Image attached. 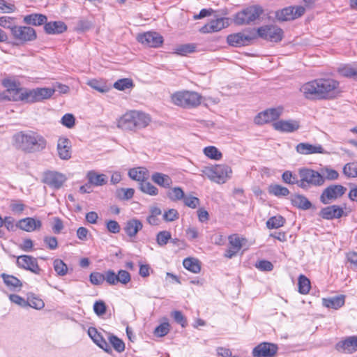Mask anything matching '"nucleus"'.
<instances>
[{"label": "nucleus", "instance_id": "nucleus-52", "mask_svg": "<svg viewBox=\"0 0 357 357\" xmlns=\"http://www.w3.org/2000/svg\"><path fill=\"white\" fill-rule=\"evenodd\" d=\"M140 190L149 195L155 196L158 193V190L150 182H142L140 183Z\"/></svg>", "mask_w": 357, "mask_h": 357}, {"label": "nucleus", "instance_id": "nucleus-26", "mask_svg": "<svg viewBox=\"0 0 357 357\" xmlns=\"http://www.w3.org/2000/svg\"><path fill=\"white\" fill-rule=\"evenodd\" d=\"M142 227L143 224L139 220L132 218L125 223L123 229L127 236L132 239L136 237L137 233L142 230Z\"/></svg>", "mask_w": 357, "mask_h": 357}, {"label": "nucleus", "instance_id": "nucleus-58", "mask_svg": "<svg viewBox=\"0 0 357 357\" xmlns=\"http://www.w3.org/2000/svg\"><path fill=\"white\" fill-rule=\"evenodd\" d=\"M169 331V324L168 323H162L157 326L154 331L155 335L158 337H163Z\"/></svg>", "mask_w": 357, "mask_h": 357}, {"label": "nucleus", "instance_id": "nucleus-40", "mask_svg": "<svg viewBox=\"0 0 357 357\" xmlns=\"http://www.w3.org/2000/svg\"><path fill=\"white\" fill-rule=\"evenodd\" d=\"M197 45L194 43H188L178 45L174 49V53L181 56H185L195 52Z\"/></svg>", "mask_w": 357, "mask_h": 357}, {"label": "nucleus", "instance_id": "nucleus-2", "mask_svg": "<svg viewBox=\"0 0 357 357\" xmlns=\"http://www.w3.org/2000/svg\"><path fill=\"white\" fill-rule=\"evenodd\" d=\"M15 145L27 153L43 151L47 146L43 136L33 131L19 132L13 136Z\"/></svg>", "mask_w": 357, "mask_h": 357}, {"label": "nucleus", "instance_id": "nucleus-27", "mask_svg": "<svg viewBox=\"0 0 357 357\" xmlns=\"http://www.w3.org/2000/svg\"><path fill=\"white\" fill-rule=\"evenodd\" d=\"M57 151L59 156L62 160H68L71 157V142L64 137L59 139L57 142Z\"/></svg>", "mask_w": 357, "mask_h": 357}, {"label": "nucleus", "instance_id": "nucleus-10", "mask_svg": "<svg viewBox=\"0 0 357 357\" xmlns=\"http://www.w3.org/2000/svg\"><path fill=\"white\" fill-rule=\"evenodd\" d=\"M346 191L347 188L342 185H331L323 190L320 195V202L324 204H328L340 198Z\"/></svg>", "mask_w": 357, "mask_h": 357}, {"label": "nucleus", "instance_id": "nucleus-37", "mask_svg": "<svg viewBox=\"0 0 357 357\" xmlns=\"http://www.w3.org/2000/svg\"><path fill=\"white\" fill-rule=\"evenodd\" d=\"M5 284L10 289L15 290L16 289H20L22 286L21 281L16 277L6 273L1 275Z\"/></svg>", "mask_w": 357, "mask_h": 357}, {"label": "nucleus", "instance_id": "nucleus-48", "mask_svg": "<svg viewBox=\"0 0 357 357\" xmlns=\"http://www.w3.org/2000/svg\"><path fill=\"white\" fill-rule=\"evenodd\" d=\"M15 19L9 16H3L0 17V26H2L5 29H8L10 30L11 33H13V30L14 27H16L15 24Z\"/></svg>", "mask_w": 357, "mask_h": 357}, {"label": "nucleus", "instance_id": "nucleus-9", "mask_svg": "<svg viewBox=\"0 0 357 357\" xmlns=\"http://www.w3.org/2000/svg\"><path fill=\"white\" fill-rule=\"evenodd\" d=\"M257 37L259 36L264 40L278 43L283 38V31L275 25H265L257 29Z\"/></svg>", "mask_w": 357, "mask_h": 357}, {"label": "nucleus", "instance_id": "nucleus-11", "mask_svg": "<svg viewBox=\"0 0 357 357\" xmlns=\"http://www.w3.org/2000/svg\"><path fill=\"white\" fill-rule=\"evenodd\" d=\"M11 34L14 39L22 43L33 41L37 38L35 29L26 26H16Z\"/></svg>", "mask_w": 357, "mask_h": 357}, {"label": "nucleus", "instance_id": "nucleus-22", "mask_svg": "<svg viewBox=\"0 0 357 357\" xmlns=\"http://www.w3.org/2000/svg\"><path fill=\"white\" fill-rule=\"evenodd\" d=\"M275 130L282 132H293L300 128L299 121L296 120H280L273 123Z\"/></svg>", "mask_w": 357, "mask_h": 357}, {"label": "nucleus", "instance_id": "nucleus-23", "mask_svg": "<svg viewBox=\"0 0 357 357\" xmlns=\"http://www.w3.org/2000/svg\"><path fill=\"white\" fill-rule=\"evenodd\" d=\"M296 151L299 154L310 155L314 153L324 154L326 151L321 144H311L307 142H301L296 145Z\"/></svg>", "mask_w": 357, "mask_h": 357}, {"label": "nucleus", "instance_id": "nucleus-56", "mask_svg": "<svg viewBox=\"0 0 357 357\" xmlns=\"http://www.w3.org/2000/svg\"><path fill=\"white\" fill-rule=\"evenodd\" d=\"M171 238L172 235L170 232L165 230L158 232L156 236V241L160 246L165 245Z\"/></svg>", "mask_w": 357, "mask_h": 357}, {"label": "nucleus", "instance_id": "nucleus-14", "mask_svg": "<svg viewBox=\"0 0 357 357\" xmlns=\"http://www.w3.org/2000/svg\"><path fill=\"white\" fill-rule=\"evenodd\" d=\"M283 107L270 108L259 113L255 118V123L262 125L273 121H276L282 115Z\"/></svg>", "mask_w": 357, "mask_h": 357}, {"label": "nucleus", "instance_id": "nucleus-42", "mask_svg": "<svg viewBox=\"0 0 357 357\" xmlns=\"http://www.w3.org/2000/svg\"><path fill=\"white\" fill-rule=\"evenodd\" d=\"M285 223V219L281 216H273L270 218L266 222V226L268 229H278L281 227Z\"/></svg>", "mask_w": 357, "mask_h": 357}, {"label": "nucleus", "instance_id": "nucleus-24", "mask_svg": "<svg viewBox=\"0 0 357 357\" xmlns=\"http://www.w3.org/2000/svg\"><path fill=\"white\" fill-rule=\"evenodd\" d=\"M335 349L341 352L352 354L357 351V336H350L340 341L335 345Z\"/></svg>", "mask_w": 357, "mask_h": 357}, {"label": "nucleus", "instance_id": "nucleus-45", "mask_svg": "<svg viewBox=\"0 0 357 357\" xmlns=\"http://www.w3.org/2000/svg\"><path fill=\"white\" fill-rule=\"evenodd\" d=\"M90 282L94 285H100L104 281L107 282V271L104 273L93 272L89 276Z\"/></svg>", "mask_w": 357, "mask_h": 357}, {"label": "nucleus", "instance_id": "nucleus-33", "mask_svg": "<svg viewBox=\"0 0 357 357\" xmlns=\"http://www.w3.org/2000/svg\"><path fill=\"white\" fill-rule=\"evenodd\" d=\"M151 179L155 183L165 188H169L172 184V180L170 176L159 172L153 174Z\"/></svg>", "mask_w": 357, "mask_h": 357}, {"label": "nucleus", "instance_id": "nucleus-36", "mask_svg": "<svg viewBox=\"0 0 357 357\" xmlns=\"http://www.w3.org/2000/svg\"><path fill=\"white\" fill-rule=\"evenodd\" d=\"M291 201L294 206L303 210L309 209L312 206L311 202L305 196L301 195H293Z\"/></svg>", "mask_w": 357, "mask_h": 357}, {"label": "nucleus", "instance_id": "nucleus-59", "mask_svg": "<svg viewBox=\"0 0 357 357\" xmlns=\"http://www.w3.org/2000/svg\"><path fill=\"white\" fill-rule=\"evenodd\" d=\"M61 123L64 126L71 128L75 126V119L72 114H66L63 116L61 120Z\"/></svg>", "mask_w": 357, "mask_h": 357}, {"label": "nucleus", "instance_id": "nucleus-30", "mask_svg": "<svg viewBox=\"0 0 357 357\" xmlns=\"http://www.w3.org/2000/svg\"><path fill=\"white\" fill-rule=\"evenodd\" d=\"M44 29L47 34H59L67 29V26L61 21L50 22L45 23Z\"/></svg>", "mask_w": 357, "mask_h": 357}, {"label": "nucleus", "instance_id": "nucleus-43", "mask_svg": "<svg viewBox=\"0 0 357 357\" xmlns=\"http://www.w3.org/2000/svg\"><path fill=\"white\" fill-rule=\"evenodd\" d=\"M298 291L302 294H306L310 289V281L303 275L298 278Z\"/></svg>", "mask_w": 357, "mask_h": 357}, {"label": "nucleus", "instance_id": "nucleus-55", "mask_svg": "<svg viewBox=\"0 0 357 357\" xmlns=\"http://www.w3.org/2000/svg\"><path fill=\"white\" fill-rule=\"evenodd\" d=\"M282 178L287 184H296L299 187V178L290 171H285L282 175Z\"/></svg>", "mask_w": 357, "mask_h": 357}, {"label": "nucleus", "instance_id": "nucleus-4", "mask_svg": "<svg viewBox=\"0 0 357 357\" xmlns=\"http://www.w3.org/2000/svg\"><path fill=\"white\" fill-rule=\"evenodd\" d=\"M298 176L299 187L303 190L322 186L325 183V178L323 177V175L319 172L310 168H300Z\"/></svg>", "mask_w": 357, "mask_h": 357}, {"label": "nucleus", "instance_id": "nucleus-5", "mask_svg": "<svg viewBox=\"0 0 357 357\" xmlns=\"http://www.w3.org/2000/svg\"><path fill=\"white\" fill-rule=\"evenodd\" d=\"M172 102L178 106L190 108L198 106L201 103L202 96L193 91H178L172 95Z\"/></svg>", "mask_w": 357, "mask_h": 357}, {"label": "nucleus", "instance_id": "nucleus-60", "mask_svg": "<svg viewBox=\"0 0 357 357\" xmlns=\"http://www.w3.org/2000/svg\"><path fill=\"white\" fill-rule=\"evenodd\" d=\"M87 84L99 92L105 93L107 91V87L96 79L89 80Z\"/></svg>", "mask_w": 357, "mask_h": 357}, {"label": "nucleus", "instance_id": "nucleus-53", "mask_svg": "<svg viewBox=\"0 0 357 357\" xmlns=\"http://www.w3.org/2000/svg\"><path fill=\"white\" fill-rule=\"evenodd\" d=\"M132 86L133 82L132 79L128 78L119 79L114 84V87L120 91H123Z\"/></svg>", "mask_w": 357, "mask_h": 357}, {"label": "nucleus", "instance_id": "nucleus-34", "mask_svg": "<svg viewBox=\"0 0 357 357\" xmlns=\"http://www.w3.org/2000/svg\"><path fill=\"white\" fill-rule=\"evenodd\" d=\"M87 178L89 183L96 186L103 185L107 181V177L105 174H98L94 171H90L88 172Z\"/></svg>", "mask_w": 357, "mask_h": 357}, {"label": "nucleus", "instance_id": "nucleus-25", "mask_svg": "<svg viewBox=\"0 0 357 357\" xmlns=\"http://www.w3.org/2000/svg\"><path fill=\"white\" fill-rule=\"evenodd\" d=\"M16 227L25 231L31 232L40 229L42 227V222L40 220L33 218H25L19 220L16 224Z\"/></svg>", "mask_w": 357, "mask_h": 357}, {"label": "nucleus", "instance_id": "nucleus-21", "mask_svg": "<svg viewBox=\"0 0 357 357\" xmlns=\"http://www.w3.org/2000/svg\"><path fill=\"white\" fill-rule=\"evenodd\" d=\"M228 26L227 20L224 17L216 18L210 20L207 24L203 26L199 31L203 33H210L218 32Z\"/></svg>", "mask_w": 357, "mask_h": 357}, {"label": "nucleus", "instance_id": "nucleus-57", "mask_svg": "<svg viewBox=\"0 0 357 357\" xmlns=\"http://www.w3.org/2000/svg\"><path fill=\"white\" fill-rule=\"evenodd\" d=\"M27 302V306H30L33 308L40 310L44 307L45 303L43 301L37 297L29 298Z\"/></svg>", "mask_w": 357, "mask_h": 357}, {"label": "nucleus", "instance_id": "nucleus-47", "mask_svg": "<svg viewBox=\"0 0 357 357\" xmlns=\"http://www.w3.org/2000/svg\"><path fill=\"white\" fill-rule=\"evenodd\" d=\"M319 172L323 175V177L325 178V181H334L337 180L339 177V173L336 170L328 167L321 168Z\"/></svg>", "mask_w": 357, "mask_h": 357}, {"label": "nucleus", "instance_id": "nucleus-6", "mask_svg": "<svg viewBox=\"0 0 357 357\" xmlns=\"http://www.w3.org/2000/svg\"><path fill=\"white\" fill-rule=\"evenodd\" d=\"M263 13L264 10L261 6H250L237 13L234 20L238 25L249 24L258 19Z\"/></svg>", "mask_w": 357, "mask_h": 357}, {"label": "nucleus", "instance_id": "nucleus-28", "mask_svg": "<svg viewBox=\"0 0 357 357\" xmlns=\"http://www.w3.org/2000/svg\"><path fill=\"white\" fill-rule=\"evenodd\" d=\"M88 334L99 347L107 352H109L111 351L109 344L102 337L100 333L98 332L96 328L90 327L88 330Z\"/></svg>", "mask_w": 357, "mask_h": 357}, {"label": "nucleus", "instance_id": "nucleus-32", "mask_svg": "<svg viewBox=\"0 0 357 357\" xmlns=\"http://www.w3.org/2000/svg\"><path fill=\"white\" fill-rule=\"evenodd\" d=\"M128 176L132 180L142 183L149 178V172L144 167L132 168L129 170Z\"/></svg>", "mask_w": 357, "mask_h": 357}, {"label": "nucleus", "instance_id": "nucleus-64", "mask_svg": "<svg viewBox=\"0 0 357 357\" xmlns=\"http://www.w3.org/2000/svg\"><path fill=\"white\" fill-rule=\"evenodd\" d=\"M229 245L234 250H240L242 248V239L237 235H231L229 237Z\"/></svg>", "mask_w": 357, "mask_h": 357}, {"label": "nucleus", "instance_id": "nucleus-13", "mask_svg": "<svg viewBox=\"0 0 357 357\" xmlns=\"http://www.w3.org/2000/svg\"><path fill=\"white\" fill-rule=\"evenodd\" d=\"M67 177L63 174L55 171H47L44 173L43 182L54 189L61 188L66 181Z\"/></svg>", "mask_w": 357, "mask_h": 357}, {"label": "nucleus", "instance_id": "nucleus-44", "mask_svg": "<svg viewBox=\"0 0 357 357\" xmlns=\"http://www.w3.org/2000/svg\"><path fill=\"white\" fill-rule=\"evenodd\" d=\"M204 153L206 156L213 160H220L222 158V153L213 146H209L204 149Z\"/></svg>", "mask_w": 357, "mask_h": 357}, {"label": "nucleus", "instance_id": "nucleus-50", "mask_svg": "<svg viewBox=\"0 0 357 357\" xmlns=\"http://www.w3.org/2000/svg\"><path fill=\"white\" fill-rule=\"evenodd\" d=\"M54 271L60 276H64L68 273L67 265L63 262V260L56 259L53 263Z\"/></svg>", "mask_w": 357, "mask_h": 357}, {"label": "nucleus", "instance_id": "nucleus-3", "mask_svg": "<svg viewBox=\"0 0 357 357\" xmlns=\"http://www.w3.org/2000/svg\"><path fill=\"white\" fill-rule=\"evenodd\" d=\"M150 121L149 116L145 113L131 111L119 119L117 127L125 131H135L146 128Z\"/></svg>", "mask_w": 357, "mask_h": 357}, {"label": "nucleus", "instance_id": "nucleus-16", "mask_svg": "<svg viewBox=\"0 0 357 357\" xmlns=\"http://www.w3.org/2000/svg\"><path fill=\"white\" fill-rule=\"evenodd\" d=\"M278 347L276 344L269 342H262L256 346L252 350L253 357H275Z\"/></svg>", "mask_w": 357, "mask_h": 357}, {"label": "nucleus", "instance_id": "nucleus-12", "mask_svg": "<svg viewBox=\"0 0 357 357\" xmlns=\"http://www.w3.org/2000/svg\"><path fill=\"white\" fill-rule=\"evenodd\" d=\"M305 8L301 6L296 7L289 6L275 13V17L279 21L292 20L302 16L305 13Z\"/></svg>", "mask_w": 357, "mask_h": 357}, {"label": "nucleus", "instance_id": "nucleus-35", "mask_svg": "<svg viewBox=\"0 0 357 357\" xmlns=\"http://www.w3.org/2000/svg\"><path fill=\"white\" fill-rule=\"evenodd\" d=\"M322 303L323 305L326 307L337 310L344 304V296H337L329 298H323Z\"/></svg>", "mask_w": 357, "mask_h": 357}, {"label": "nucleus", "instance_id": "nucleus-62", "mask_svg": "<svg viewBox=\"0 0 357 357\" xmlns=\"http://www.w3.org/2000/svg\"><path fill=\"white\" fill-rule=\"evenodd\" d=\"M135 193V190L132 188H121L118 191V197L121 199H131Z\"/></svg>", "mask_w": 357, "mask_h": 357}, {"label": "nucleus", "instance_id": "nucleus-17", "mask_svg": "<svg viewBox=\"0 0 357 357\" xmlns=\"http://www.w3.org/2000/svg\"><path fill=\"white\" fill-rule=\"evenodd\" d=\"M142 44L150 47H158L163 43V37L157 32L149 31L137 36Z\"/></svg>", "mask_w": 357, "mask_h": 357}, {"label": "nucleus", "instance_id": "nucleus-63", "mask_svg": "<svg viewBox=\"0 0 357 357\" xmlns=\"http://www.w3.org/2000/svg\"><path fill=\"white\" fill-rule=\"evenodd\" d=\"M106 305L102 301H96L93 305V310L94 312L98 316H102L106 312Z\"/></svg>", "mask_w": 357, "mask_h": 357}, {"label": "nucleus", "instance_id": "nucleus-15", "mask_svg": "<svg viewBox=\"0 0 357 357\" xmlns=\"http://www.w3.org/2000/svg\"><path fill=\"white\" fill-rule=\"evenodd\" d=\"M2 84L6 90L0 91V101H13V98L17 96L21 88L14 80L5 79Z\"/></svg>", "mask_w": 357, "mask_h": 357}, {"label": "nucleus", "instance_id": "nucleus-31", "mask_svg": "<svg viewBox=\"0 0 357 357\" xmlns=\"http://www.w3.org/2000/svg\"><path fill=\"white\" fill-rule=\"evenodd\" d=\"M47 18L46 15L39 13H33L24 17L23 21L25 24L32 26H40L45 24Z\"/></svg>", "mask_w": 357, "mask_h": 357}, {"label": "nucleus", "instance_id": "nucleus-46", "mask_svg": "<svg viewBox=\"0 0 357 357\" xmlns=\"http://www.w3.org/2000/svg\"><path fill=\"white\" fill-rule=\"evenodd\" d=\"M356 67L350 65H344L338 68L337 72L343 77L353 78L354 79Z\"/></svg>", "mask_w": 357, "mask_h": 357}, {"label": "nucleus", "instance_id": "nucleus-54", "mask_svg": "<svg viewBox=\"0 0 357 357\" xmlns=\"http://www.w3.org/2000/svg\"><path fill=\"white\" fill-rule=\"evenodd\" d=\"M343 173L347 177H357V163L351 162L346 164L343 167Z\"/></svg>", "mask_w": 357, "mask_h": 357}, {"label": "nucleus", "instance_id": "nucleus-8", "mask_svg": "<svg viewBox=\"0 0 357 357\" xmlns=\"http://www.w3.org/2000/svg\"><path fill=\"white\" fill-rule=\"evenodd\" d=\"M256 38L257 34L254 30H246L229 35L227 38V41L229 45L241 47L250 45Z\"/></svg>", "mask_w": 357, "mask_h": 357}, {"label": "nucleus", "instance_id": "nucleus-19", "mask_svg": "<svg viewBox=\"0 0 357 357\" xmlns=\"http://www.w3.org/2000/svg\"><path fill=\"white\" fill-rule=\"evenodd\" d=\"M17 264L22 268L29 270L35 274H40V268L37 259L32 256L22 255L17 257Z\"/></svg>", "mask_w": 357, "mask_h": 357}, {"label": "nucleus", "instance_id": "nucleus-51", "mask_svg": "<svg viewBox=\"0 0 357 357\" xmlns=\"http://www.w3.org/2000/svg\"><path fill=\"white\" fill-rule=\"evenodd\" d=\"M110 344L112 345L114 349L119 353H121L125 350L124 342L119 339L118 337L111 335L109 337Z\"/></svg>", "mask_w": 357, "mask_h": 357}, {"label": "nucleus", "instance_id": "nucleus-29", "mask_svg": "<svg viewBox=\"0 0 357 357\" xmlns=\"http://www.w3.org/2000/svg\"><path fill=\"white\" fill-rule=\"evenodd\" d=\"M17 96L13 98V101H23L27 103L36 102L35 91L21 88Z\"/></svg>", "mask_w": 357, "mask_h": 357}, {"label": "nucleus", "instance_id": "nucleus-49", "mask_svg": "<svg viewBox=\"0 0 357 357\" xmlns=\"http://www.w3.org/2000/svg\"><path fill=\"white\" fill-rule=\"evenodd\" d=\"M168 197L174 202L183 199L184 198L185 194L183 190L180 187H175L172 188L167 192Z\"/></svg>", "mask_w": 357, "mask_h": 357}, {"label": "nucleus", "instance_id": "nucleus-41", "mask_svg": "<svg viewBox=\"0 0 357 357\" xmlns=\"http://www.w3.org/2000/svg\"><path fill=\"white\" fill-rule=\"evenodd\" d=\"M268 192L276 197H286L289 194V190L286 187L278 184H273L268 187Z\"/></svg>", "mask_w": 357, "mask_h": 357}, {"label": "nucleus", "instance_id": "nucleus-18", "mask_svg": "<svg viewBox=\"0 0 357 357\" xmlns=\"http://www.w3.org/2000/svg\"><path fill=\"white\" fill-rule=\"evenodd\" d=\"M131 280L130 274L125 270H120L116 273L113 270L107 271V282L109 285H116L118 283L126 285Z\"/></svg>", "mask_w": 357, "mask_h": 357}, {"label": "nucleus", "instance_id": "nucleus-38", "mask_svg": "<svg viewBox=\"0 0 357 357\" xmlns=\"http://www.w3.org/2000/svg\"><path fill=\"white\" fill-rule=\"evenodd\" d=\"M36 102L50 98L55 92L52 88H36L34 89Z\"/></svg>", "mask_w": 357, "mask_h": 357}, {"label": "nucleus", "instance_id": "nucleus-61", "mask_svg": "<svg viewBox=\"0 0 357 357\" xmlns=\"http://www.w3.org/2000/svg\"><path fill=\"white\" fill-rule=\"evenodd\" d=\"M184 204L191 208H196L199 204V199L192 196H184L183 198Z\"/></svg>", "mask_w": 357, "mask_h": 357}, {"label": "nucleus", "instance_id": "nucleus-1", "mask_svg": "<svg viewBox=\"0 0 357 357\" xmlns=\"http://www.w3.org/2000/svg\"><path fill=\"white\" fill-rule=\"evenodd\" d=\"M339 82L331 78H319L303 84L300 91L308 100H326L334 96Z\"/></svg>", "mask_w": 357, "mask_h": 357}, {"label": "nucleus", "instance_id": "nucleus-39", "mask_svg": "<svg viewBox=\"0 0 357 357\" xmlns=\"http://www.w3.org/2000/svg\"><path fill=\"white\" fill-rule=\"evenodd\" d=\"M183 266L188 271L198 273L201 271L200 262L198 259L192 257L186 258L183 261Z\"/></svg>", "mask_w": 357, "mask_h": 357}, {"label": "nucleus", "instance_id": "nucleus-7", "mask_svg": "<svg viewBox=\"0 0 357 357\" xmlns=\"http://www.w3.org/2000/svg\"><path fill=\"white\" fill-rule=\"evenodd\" d=\"M204 173L211 181L225 183L230 178L232 171L228 165L221 164L206 168Z\"/></svg>", "mask_w": 357, "mask_h": 357}, {"label": "nucleus", "instance_id": "nucleus-20", "mask_svg": "<svg viewBox=\"0 0 357 357\" xmlns=\"http://www.w3.org/2000/svg\"><path fill=\"white\" fill-rule=\"evenodd\" d=\"M319 215L325 220H333L340 218L347 215L343 208L337 205H331L321 208Z\"/></svg>", "mask_w": 357, "mask_h": 357}]
</instances>
